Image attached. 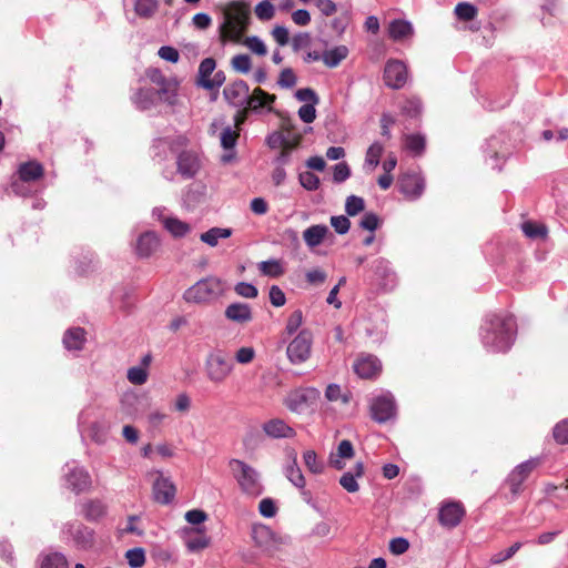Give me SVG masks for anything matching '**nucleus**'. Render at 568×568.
I'll list each match as a JSON object with an SVG mask.
<instances>
[{"instance_id": "obj_35", "label": "nucleus", "mask_w": 568, "mask_h": 568, "mask_svg": "<svg viewBox=\"0 0 568 568\" xmlns=\"http://www.w3.org/2000/svg\"><path fill=\"white\" fill-rule=\"evenodd\" d=\"M426 146L425 136L417 134H408L405 136V148L415 155H422Z\"/></svg>"}, {"instance_id": "obj_40", "label": "nucleus", "mask_w": 568, "mask_h": 568, "mask_svg": "<svg viewBox=\"0 0 568 568\" xmlns=\"http://www.w3.org/2000/svg\"><path fill=\"white\" fill-rule=\"evenodd\" d=\"M258 270L263 275L271 277H278L284 273V270L277 260L263 261L258 264Z\"/></svg>"}, {"instance_id": "obj_63", "label": "nucleus", "mask_w": 568, "mask_h": 568, "mask_svg": "<svg viewBox=\"0 0 568 568\" xmlns=\"http://www.w3.org/2000/svg\"><path fill=\"white\" fill-rule=\"evenodd\" d=\"M316 104L305 103L298 109V116L305 123H312L316 118Z\"/></svg>"}, {"instance_id": "obj_1", "label": "nucleus", "mask_w": 568, "mask_h": 568, "mask_svg": "<svg viewBox=\"0 0 568 568\" xmlns=\"http://www.w3.org/2000/svg\"><path fill=\"white\" fill-rule=\"evenodd\" d=\"M251 23V7L243 0L229 2L223 10V22L219 27V39L226 42L240 43Z\"/></svg>"}, {"instance_id": "obj_36", "label": "nucleus", "mask_w": 568, "mask_h": 568, "mask_svg": "<svg viewBox=\"0 0 568 568\" xmlns=\"http://www.w3.org/2000/svg\"><path fill=\"white\" fill-rule=\"evenodd\" d=\"M165 229L175 237H182L191 230L187 223L178 219L169 217L164 221Z\"/></svg>"}, {"instance_id": "obj_38", "label": "nucleus", "mask_w": 568, "mask_h": 568, "mask_svg": "<svg viewBox=\"0 0 568 568\" xmlns=\"http://www.w3.org/2000/svg\"><path fill=\"white\" fill-rule=\"evenodd\" d=\"M156 0H136L134 4V11L141 18L149 19L156 12Z\"/></svg>"}, {"instance_id": "obj_54", "label": "nucleus", "mask_w": 568, "mask_h": 568, "mask_svg": "<svg viewBox=\"0 0 568 568\" xmlns=\"http://www.w3.org/2000/svg\"><path fill=\"white\" fill-rule=\"evenodd\" d=\"M372 267L374 273L382 280H387L392 275L389 263L383 257L375 260Z\"/></svg>"}, {"instance_id": "obj_39", "label": "nucleus", "mask_w": 568, "mask_h": 568, "mask_svg": "<svg viewBox=\"0 0 568 568\" xmlns=\"http://www.w3.org/2000/svg\"><path fill=\"white\" fill-rule=\"evenodd\" d=\"M303 459L306 468L313 474H322L324 470V463L317 458L315 450L308 449L303 454Z\"/></svg>"}, {"instance_id": "obj_49", "label": "nucleus", "mask_w": 568, "mask_h": 568, "mask_svg": "<svg viewBox=\"0 0 568 568\" xmlns=\"http://www.w3.org/2000/svg\"><path fill=\"white\" fill-rule=\"evenodd\" d=\"M552 436L557 444H568V418L555 425Z\"/></svg>"}, {"instance_id": "obj_58", "label": "nucleus", "mask_w": 568, "mask_h": 568, "mask_svg": "<svg viewBox=\"0 0 568 568\" xmlns=\"http://www.w3.org/2000/svg\"><path fill=\"white\" fill-rule=\"evenodd\" d=\"M234 291L237 295L245 298H255L258 294L257 288L250 283L240 282L235 285Z\"/></svg>"}, {"instance_id": "obj_57", "label": "nucleus", "mask_w": 568, "mask_h": 568, "mask_svg": "<svg viewBox=\"0 0 568 568\" xmlns=\"http://www.w3.org/2000/svg\"><path fill=\"white\" fill-rule=\"evenodd\" d=\"M274 7L268 1H262L255 7V14L260 20H271L274 17Z\"/></svg>"}, {"instance_id": "obj_53", "label": "nucleus", "mask_w": 568, "mask_h": 568, "mask_svg": "<svg viewBox=\"0 0 568 568\" xmlns=\"http://www.w3.org/2000/svg\"><path fill=\"white\" fill-rule=\"evenodd\" d=\"M126 377L134 385H143L148 379V373L144 367L134 366L128 371Z\"/></svg>"}, {"instance_id": "obj_26", "label": "nucleus", "mask_w": 568, "mask_h": 568, "mask_svg": "<svg viewBox=\"0 0 568 568\" xmlns=\"http://www.w3.org/2000/svg\"><path fill=\"white\" fill-rule=\"evenodd\" d=\"M286 478L298 489H304L306 485L305 477L297 464L296 454H292L291 463L285 469Z\"/></svg>"}, {"instance_id": "obj_60", "label": "nucleus", "mask_w": 568, "mask_h": 568, "mask_svg": "<svg viewBox=\"0 0 568 568\" xmlns=\"http://www.w3.org/2000/svg\"><path fill=\"white\" fill-rule=\"evenodd\" d=\"M331 224L338 234H346L351 227V221L345 215L332 216Z\"/></svg>"}, {"instance_id": "obj_55", "label": "nucleus", "mask_w": 568, "mask_h": 568, "mask_svg": "<svg viewBox=\"0 0 568 568\" xmlns=\"http://www.w3.org/2000/svg\"><path fill=\"white\" fill-rule=\"evenodd\" d=\"M255 349L252 346H243L235 352L234 358L239 364H250L255 358Z\"/></svg>"}, {"instance_id": "obj_28", "label": "nucleus", "mask_w": 568, "mask_h": 568, "mask_svg": "<svg viewBox=\"0 0 568 568\" xmlns=\"http://www.w3.org/2000/svg\"><path fill=\"white\" fill-rule=\"evenodd\" d=\"M85 342V331L81 327H73L65 332L63 344L68 349L79 351Z\"/></svg>"}, {"instance_id": "obj_56", "label": "nucleus", "mask_w": 568, "mask_h": 568, "mask_svg": "<svg viewBox=\"0 0 568 568\" xmlns=\"http://www.w3.org/2000/svg\"><path fill=\"white\" fill-rule=\"evenodd\" d=\"M272 536V530L266 526H256L252 529V538L255 544L258 546H263Z\"/></svg>"}, {"instance_id": "obj_34", "label": "nucleus", "mask_w": 568, "mask_h": 568, "mask_svg": "<svg viewBox=\"0 0 568 568\" xmlns=\"http://www.w3.org/2000/svg\"><path fill=\"white\" fill-rule=\"evenodd\" d=\"M456 17L460 21H471L478 14V9L469 2H459L454 10Z\"/></svg>"}, {"instance_id": "obj_5", "label": "nucleus", "mask_w": 568, "mask_h": 568, "mask_svg": "<svg viewBox=\"0 0 568 568\" xmlns=\"http://www.w3.org/2000/svg\"><path fill=\"white\" fill-rule=\"evenodd\" d=\"M234 365L224 351L214 349L206 356L205 373L213 384H222L232 374Z\"/></svg>"}, {"instance_id": "obj_64", "label": "nucleus", "mask_w": 568, "mask_h": 568, "mask_svg": "<svg viewBox=\"0 0 568 568\" xmlns=\"http://www.w3.org/2000/svg\"><path fill=\"white\" fill-rule=\"evenodd\" d=\"M351 175V169L346 162H341L334 166L333 180L336 183L344 182Z\"/></svg>"}, {"instance_id": "obj_6", "label": "nucleus", "mask_w": 568, "mask_h": 568, "mask_svg": "<svg viewBox=\"0 0 568 568\" xmlns=\"http://www.w3.org/2000/svg\"><path fill=\"white\" fill-rule=\"evenodd\" d=\"M313 334L308 329H302L287 345L286 355L294 364L305 363L312 354Z\"/></svg>"}, {"instance_id": "obj_30", "label": "nucleus", "mask_w": 568, "mask_h": 568, "mask_svg": "<svg viewBox=\"0 0 568 568\" xmlns=\"http://www.w3.org/2000/svg\"><path fill=\"white\" fill-rule=\"evenodd\" d=\"M232 235V229L212 227L200 235V240L214 247L220 239H227Z\"/></svg>"}, {"instance_id": "obj_31", "label": "nucleus", "mask_w": 568, "mask_h": 568, "mask_svg": "<svg viewBox=\"0 0 568 568\" xmlns=\"http://www.w3.org/2000/svg\"><path fill=\"white\" fill-rule=\"evenodd\" d=\"M105 505L98 499L89 500L83 505V514L88 520H98L102 518L105 515Z\"/></svg>"}, {"instance_id": "obj_9", "label": "nucleus", "mask_w": 568, "mask_h": 568, "mask_svg": "<svg viewBox=\"0 0 568 568\" xmlns=\"http://www.w3.org/2000/svg\"><path fill=\"white\" fill-rule=\"evenodd\" d=\"M371 416L379 423H386L396 416V404L392 395H382L373 399Z\"/></svg>"}, {"instance_id": "obj_62", "label": "nucleus", "mask_w": 568, "mask_h": 568, "mask_svg": "<svg viewBox=\"0 0 568 568\" xmlns=\"http://www.w3.org/2000/svg\"><path fill=\"white\" fill-rule=\"evenodd\" d=\"M422 112V105L416 100H407L402 106V113L409 118H418Z\"/></svg>"}, {"instance_id": "obj_45", "label": "nucleus", "mask_w": 568, "mask_h": 568, "mask_svg": "<svg viewBox=\"0 0 568 568\" xmlns=\"http://www.w3.org/2000/svg\"><path fill=\"white\" fill-rule=\"evenodd\" d=\"M365 202L363 197L356 195H349L345 202V211L348 215L355 216L359 212L364 211Z\"/></svg>"}, {"instance_id": "obj_46", "label": "nucleus", "mask_w": 568, "mask_h": 568, "mask_svg": "<svg viewBox=\"0 0 568 568\" xmlns=\"http://www.w3.org/2000/svg\"><path fill=\"white\" fill-rule=\"evenodd\" d=\"M303 323V313L301 310L294 311L287 318L283 334L293 335Z\"/></svg>"}, {"instance_id": "obj_15", "label": "nucleus", "mask_w": 568, "mask_h": 568, "mask_svg": "<svg viewBox=\"0 0 568 568\" xmlns=\"http://www.w3.org/2000/svg\"><path fill=\"white\" fill-rule=\"evenodd\" d=\"M152 493L156 503L166 505L175 496V486L168 478L160 476L153 484Z\"/></svg>"}, {"instance_id": "obj_59", "label": "nucleus", "mask_w": 568, "mask_h": 568, "mask_svg": "<svg viewBox=\"0 0 568 568\" xmlns=\"http://www.w3.org/2000/svg\"><path fill=\"white\" fill-rule=\"evenodd\" d=\"M277 83L282 88H292L296 84V75L291 68L281 71Z\"/></svg>"}, {"instance_id": "obj_19", "label": "nucleus", "mask_w": 568, "mask_h": 568, "mask_svg": "<svg viewBox=\"0 0 568 568\" xmlns=\"http://www.w3.org/2000/svg\"><path fill=\"white\" fill-rule=\"evenodd\" d=\"M264 433L272 438H292L295 430L283 419L273 418L263 424Z\"/></svg>"}, {"instance_id": "obj_8", "label": "nucleus", "mask_w": 568, "mask_h": 568, "mask_svg": "<svg viewBox=\"0 0 568 568\" xmlns=\"http://www.w3.org/2000/svg\"><path fill=\"white\" fill-rule=\"evenodd\" d=\"M146 74L151 82L159 87L156 94L160 99L170 104H174V97L176 95L179 85L178 81L166 79L159 69H150Z\"/></svg>"}, {"instance_id": "obj_4", "label": "nucleus", "mask_w": 568, "mask_h": 568, "mask_svg": "<svg viewBox=\"0 0 568 568\" xmlns=\"http://www.w3.org/2000/svg\"><path fill=\"white\" fill-rule=\"evenodd\" d=\"M223 292V281L215 276H209L189 287L183 297L187 303L206 304L216 300Z\"/></svg>"}, {"instance_id": "obj_12", "label": "nucleus", "mask_w": 568, "mask_h": 568, "mask_svg": "<svg viewBox=\"0 0 568 568\" xmlns=\"http://www.w3.org/2000/svg\"><path fill=\"white\" fill-rule=\"evenodd\" d=\"M466 514L460 501H449L442 505L438 513L439 524L448 529L458 526Z\"/></svg>"}, {"instance_id": "obj_41", "label": "nucleus", "mask_w": 568, "mask_h": 568, "mask_svg": "<svg viewBox=\"0 0 568 568\" xmlns=\"http://www.w3.org/2000/svg\"><path fill=\"white\" fill-rule=\"evenodd\" d=\"M155 92L152 89H140L134 95V103L141 110H146L153 104Z\"/></svg>"}, {"instance_id": "obj_21", "label": "nucleus", "mask_w": 568, "mask_h": 568, "mask_svg": "<svg viewBox=\"0 0 568 568\" xmlns=\"http://www.w3.org/2000/svg\"><path fill=\"white\" fill-rule=\"evenodd\" d=\"M365 466L362 462H357L354 466V471H346L339 478V485L347 493H357L359 490V485L356 478H361L364 476Z\"/></svg>"}, {"instance_id": "obj_7", "label": "nucleus", "mask_w": 568, "mask_h": 568, "mask_svg": "<svg viewBox=\"0 0 568 568\" xmlns=\"http://www.w3.org/2000/svg\"><path fill=\"white\" fill-rule=\"evenodd\" d=\"M397 186L407 200L414 201L422 196L425 190V180L419 172L410 170L398 176Z\"/></svg>"}, {"instance_id": "obj_48", "label": "nucleus", "mask_w": 568, "mask_h": 568, "mask_svg": "<svg viewBox=\"0 0 568 568\" xmlns=\"http://www.w3.org/2000/svg\"><path fill=\"white\" fill-rule=\"evenodd\" d=\"M521 548V542H515L508 549L496 552L490 558V564L499 565L508 559H510L519 549Z\"/></svg>"}, {"instance_id": "obj_3", "label": "nucleus", "mask_w": 568, "mask_h": 568, "mask_svg": "<svg viewBox=\"0 0 568 568\" xmlns=\"http://www.w3.org/2000/svg\"><path fill=\"white\" fill-rule=\"evenodd\" d=\"M229 467L243 494L257 497L263 493V485L255 468L235 458L229 462Z\"/></svg>"}, {"instance_id": "obj_23", "label": "nucleus", "mask_w": 568, "mask_h": 568, "mask_svg": "<svg viewBox=\"0 0 568 568\" xmlns=\"http://www.w3.org/2000/svg\"><path fill=\"white\" fill-rule=\"evenodd\" d=\"M329 230L326 225L315 224L303 232V240L310 248H314L322 244Z\"/></svg>"}, {"instance_id": "obj_10", "label": "nucleus", "mask_w": 568, "mask_h": 568, "mask_svg": "<svg viewBox=\"0 0 568 568\" xmlns=\"http://www.w3.org/2000/svg\"><path fill=\"white\" fill-rule=\"evenodd\" d=\"M539 465L538 459L526 460L516 466L507 477V485L514 496H517L521 491L523 483L529 477V475Z\"/></svg>"}, {"instance_id": "obj_13", "label": "nucleus", "mask_w": 568, "mask_h": 568, "mask_svg": "<svg viewBox=\"0 0 568 568\" xmlns=\"http://www.w3.org/2000/svg\"><path fill=\"white\" fill-rule=\"evenodd\" d=\"M353 368L361 378L372 379L379 375L382 364L376 356L363 354L355 361Z\"/></svg>"}, {"instance_id": "obj_51", "label": "nucleus", "mask_w": 568, "mask_h": 568, "mask_svg": "<svg viewBox=\"0 0 568 568\" xmlns=\"http://www.w3.org/2000/svg\"><path fill=\"white\" fill-rule=\"evenodd\" d=\"M298 180L301 185L307 191H315L320 187V179L310 171L300 173Z\"/></svg>"}, {"instance_id": "obj_27", "label": "nucleus", "mask_w": 568, "mask_h": 568, "mask_svg": "<svg viewBox=\"0 0 568 568\" xmlns=\"http://www.w3.org/2000/svg\"><path fill=\"white\" fill-rule=\"evenodd\" d=\"M348 55L346 45H337L322 53V61L327 68H336Z\"/></svg>"}, {"instance_id": "obj_42", "label": "nucleus", "mask_w": 568, "mask_h": 568, "mask_svg": "<svg viewBox=\"0 0 568 568\" xmlns=\"http://www.w3.org/2000/svg\"><path fill=\"white\" fill-rule=\"evenodd\" d=\"M521 230L529 239L545 237L547 235V227L545 225L531 221L524 222Z\"/></svg>"}, {"instance_id": "obj_29", "label": "nucleus", "mask_w": 568, "mask_h": 568, "mask_svg": "<svg viewBox=\"0 0 568 568\" xmlns=\"http://www.w3.org/2000/svg\"><path fill=\"white\" fill-rule=\"evenodd\" d=\"M308 399V392L297 389L294 392H291L288 396L285 398V406L294 413H301Z\"/></svg>"}, {"instance_id": "obj_24", "label": "nucleus", "mask_w": 568, "mask_h": 568, "mask_svg": "<svg viewBox=\"0 0 568 568\" xmlns=\"http://www.w3.org/2000/svg\"><path fill=\"white\" fill-rule=\"evenodd\" d=\"M276 100L274 94H270L261 88H255L253 93L247 99V106L252 111H256L260 108L267 106Z\"/></svg>"}, {"instance_id": "obj_33", "label": "nucleus", "mask_w": 568, "mask_h": 568, "mask_svg": "<svg viewBox=\"0 0 568 568\" xmlns=\"http://www.w3.org/2000/svg\"><path fill=\"white\" fill-rule=\"evenodd\" d=\"M216 62L213 58H205L201 61L197 71L196 84L204 89L205 81L212 78Z\"/></svg>"}, {"instance_id": "obj_25", "label": "nucleus", "mask_w": 568, "mask_h": 568, "mask_svg": "<svg viewBox=\"0 0 568 568\" xmlns=\"http://www.w3.org/2000/svg\"><path fill=\"white\" fill-rule=\"evenodd\" d=\"M19 176L23 182H32L43 176V166L37 161H29L19 166Z\"/></svg>"}, {"instance_id": "obj_43", "label": "nucleus", "mask_w": 568, "mask_h": 568, "mask_svg": "<svg viewBox=\"0 0 568 568\" xmlns=\"http://www.w3.org/2000/svg\"><path fill=\"white\" fill-rule=\"evenodd\" d=\"M384 146L379 142H374L366 151L365 162L373 169L379 164Z\"/></svg>"}, {"instance_id": "obj_32", "label": "nucleus", "mask_w": 568, "mask_h": 568, "mask_svg": "<svg viewBox=\"0 0 568 568\" xmlns=\"http://www.w3.org/2000/svg\"><path fill=\"white\" fill-rule=\"evenodd\" d=\"M413 33V27L405 20H394L389 24V36L392 39L398 41L407 38Z\"/></svg>"}, {"instance_id": "obj_52", "label": "nucleus", "mask_w": 568, "mask_h": 568, "mask_svg": "<svg viewBox=\"0 0 568 568\" xmlns=\"http://www.w3.org/2000/svg\"><path fill=\"white\" fill-rule=\"evenodd\" d=\"M125 558L132 568H140L145 562V555L142 548H133L128 550Z\"/></svg>"}, {"instance_id": "obj_37", "label": "nucleus", "mask_w": 568, "mask_h": 568, "mask_svg": "<svg viewBox=\"0 0 568 568\" xmlns=\"http://www.w3.org/2000/svg\"><path fill=\"white\" fill-rule=\"evenodd\" d=\"M41 568H69V562L63 554L51 552L43 557Z\"/></svg>"}, {"instance_id": "obj_17", "label": "nucleus", "mask_w": 568, "mask_h": 568, "mask_svg": "<svg viewBox=\"0 0 568 568\" xmlns=\"http://www.w3.org/2000/svg\"><path fill=\"white\" fill-rule=\"evenodd\" d=\"M69 489L75 494L87 491L91 487V477L89 473L82 468H74L67 475Z\"/></svg>"}, {"instance_id": "obj_20", "label": "nucleus", "mask_w": 568, "mask_h": 568, "mask_svg": "<svg viewBox=\"0 0 568 568\" xmlns=\"http://www.w3.org/2000/svg\"><path fill=\"white\" fill-rule=\"evenodd\" d=\"M160 245V241L155 233L145 232L141 234L136 242V254L140 257L151 256Z\"/></svg>"}, {"instance_id": "obj_47", "label": "nucleus", "mask_w": 568, "mask_h": 568, "mask_svg": "<svg viewBox=\"0 0 568 568\" xmlns=\"http://www.w3.org/2000/svg\"><path fill=\"white\" fill-rule=\"evenodd\" d=\"M240 43H243L257 55H265L267 53L265 44L256 36L246 37L245 39L242 38V41Z\"/></svg>"}, {"instance_id": "obj_14", "label": "nucleus", "mask_w": 568, "mask_h": 568, "mask_svg": "<svg viewBox=\"0 0 568 568\" xmlns=\"http://www.w3.org/2000/svg\"><path fill=\"white\" fill-rule=\"evenodd\" d=\"M250 88L243 80L234 81L224 88L223 94L229 103L234 106H242L247 102Z\"/></svg>"}, {"instance_id": "obj_11", "label": "nucleus", "mask_w": 568, "mask_h": 568, "mask_svg": "<svg viewBox=\"0 0 568 568\" xmlns=\"http://www.w3.org/2000/svg\"><path fill=\"white\" fill-rule=\"evenodd\" d=\"M383 78L387 87L398 90L406 84L407 68L399 60H388L384 68Z\"/></svg>"}, {"instance_id": "obj_61", "label": "nucleus", "mask_w": 568, "mask_h": 568, "mask_svg": "<svg viewBox=\"0 0 568 568\" xmlns=\"http://www.w3.org/2000/svg\"><path fill=\"white\" fill-rule=\"evenodd\" d=\"M295 97L298 101L317 104L320 98L316 92L311 88H304L296 91Z\"/></svg>"}, {"instance_id": "obj_2", "label": "nucleus", "mask_w": 568, "mask_h": 568, "mask_svg": "<svg viewBox=\"0 0 568 568\" xmlns=\"http://www.w3.org/2000/svg\"><path fill=\"white\" fill-rule=\"evenodd\" d=\"M515 335V318L511 315L494 314L486 322L483 342L494 352H506L510 348Z\"/></svg>"}, {"instance_id": "obj_16", "label": "nucleus", "mask_w": 568, "mask_h": 568, "mask_svg": "<svg viewBox=\"0 0 568 568\" xmlns=\"http://www.w3.org/2000/svg\"><path fill=\"white\" fill-rule=\"evenodd\" d=\"M178 172L186 178H193L200 169V160L194 152L183 151L178 156Z\"/></svg>"}, {"instance_id": "obj_22", "label": "nucleus", "mask_w": 568, "mask_h": 568, "mask_svg": "<svg viewBox=\"0 0 568 568\" xmlns=\"http://www.w3.org/2000/svg\"><path fill=\"white\" fill-rule=\"evenodd\" d=\"M69 532L79 547L85 549L93 545V530L90 529L89 527L82 524L71 525L69 528Z\"/></svg>"}, {"instance_id": "obj_44", "label": "nucleus", "mask_w": 568, "mask_h": 568, "mask_svg": "<svg viewBox=\"0 0 568 568\" xmlns=\"http://www.w3.org/2000/svg\"><path fill=\"white\" fill-rule=\"evenodd\" d=\"M240 138V131L227 126L221 132V145L225 150L233 149Z\"/></svg>"}, {"instance_id": "obj_18", "label": "nucleus", "mask_w": 568, "mask_h": 568, "mask_svg": "<svg viewBox=\"0 0 568 568\" xmlns=\"http://www.w3.org/2000/svg\"><path fill=\"white\" fill-rule=\"evenodd\" d=\"M225 317L234 323L244 325L252 321L253 314L250 305L245 303H232L224 311Z\"/></svg>"}, {"instance_id": "obj_50", "label": "nucleus", "mask_w": 568, "mask_h": 568, "mask_svg": "<svg viewBox=\"0 0 568 568\" xmlns=\"http://www.w3.org/2000/svg\"><path fill=\"white\" fill-rule=\"evenodd\" d=\"M231 65L237 72L247 73L251 70L252 61L247 54H237L232 58Z\"/></svg>"}]
</instances>
